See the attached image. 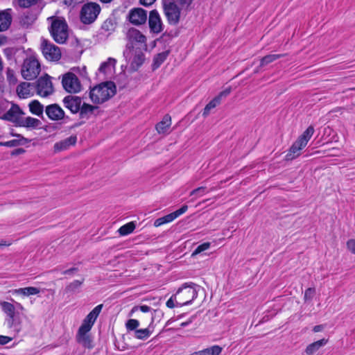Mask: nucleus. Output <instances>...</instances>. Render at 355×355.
Listing matches in <instances>:
<instances>
[{"label": "nucleus", "mask_w": 355, "mask_h": 355, "mask_svg": "<svg viewBox=\"0 0 355 355\" xmlns=\"http://www.w3.org/2000/svg\"><path fill=\"white\" fill-rule=\"evenodd\" d=\"M24 152H25L24 149L17 148L12 153V155H19V154L24 153Z\"/></svg>", "instance_id": "obj_58"}, {"label": "nucleus", "mask_w": 355, "mask_h": 355, "mask_svg": "<svg viewBox=\"0 0 355 355\" xmlns=\"http://www.w3.org/2000/svg\"><path fill=\"white\" fill-rule=\"evenodd\" d=\"M205 187H198L194 190H193L191 193H190V196H193V195H196V194H198V193H203L205 190Z\"/></svg>", "instance_id": "obj_54"}, {"label": "nucleus", "mask_w": 355, "mask_h": 355, "mask_svg": "<svg viewBox=\"0 0 355 355\" xmlns=\"http://www.w3.org/2000/svg\"><path fill=\"white\" fill-rule=\"evenodd\" d=\"M127 60H129V59H126ZM131 60V68L134 70V71H136L137 70V69L142 64L144 60V54L142 53H135L134 55V57L130 59V60Z\"/></svg>", "instance_id": "obj_30"}, {"label": "nucleus", "mask_w": 355, "mask_h": 355, "mask_svg": "<svg viewBox=\"0 0 355 355\" xmlns=\"http://www.w3.org/2000/svg\"><path fill=\"white\" fill-rule=\"evenodd\" d=\"M6 78H7V80L10 84L15 85V84H16V83L17 81V79L15 76V73L14 70L10 69V68H8L6 70Z\"/></svg>", "instance_id": "obj_40"}, {"label": "nucleus", "mask_w": 355, "mask_h": 355, "mask_svg": "<svg viewBox=\"0 0 355 355\" xmlns=\"http://www.w3.org/2000/svg\"><path fill=\"white\" fill-rule=\"evenodd\" d=\"M198 296L196 285L193 283H185L174 294L176 305L184 306L190 304Z\"/></svg>", "instance_id": "obj_6"}, {"label": "nucleus", "mask_w": 355, "mask_h": 355, "mask_svg": "<svg viewBox=\"0 0 355 355\" xmlns=\"http://www.w3.org/2000/svg\"><path fill=\"white\" fill-rule=\"evenodd\" d=\"M37 0H18V3L20 7L28 8L32 5L36 3Z\"/></svg>", "instance_id": "obj_43"}, {"label": "nucleus", "mask_w": 355, "mask_h": 355, "mask_svg": "<svg viewBox=\"0 0 355 355\" xmlns=\"http://www.w3.org/2000/svg\"><path fill=\"white\" fill-rule=\"evenodd\" d=\"M165 221L166 223H171L173 221L175 218H177V214H175V212L171 213L168 215H166L164 216Z\"/></svg>", "instance_id": "obj_49"}, {"label": "nucleus", "mask_w": 355, "mask_h": 355, "mask_svg": "<svg viewBox=\"0 0 355 355\" xmlns=\"http://www.w3.org/2000/svg\"><path fill=\"white\" fill-rule=\"evenodd\" d=\"M98 107L84 103L80 109V115L82 118H88L93 114Z\"/></svg>", "instance_id": "obj_26"}, {"label": "nucleus", "mask_w": 355, "mask_h": 355, "mask_svg": "<svg viewBox=\"0 0 355 355\" xmlns=\"http://www.w3.org/2000/svg\"><path fill=\"white\" fill-rule=\"evenodd\" d=\"M192 1L193 0H176L175 3H178L182 8H187Z\"/></svg>", "instance_id": "obj_47"}, {"label": "nucleus", "mask_w": 355, "mask_h": 355, "mask_svg": "<svg viewBox=\"0 0 355 355\" xmlns=\"http://www.w3.org/2000/svg\"><path fill=\"white\" fill-rule=\"evenodd\" d=\"M12 17L9 10L0 12V32L6 31L10 26Z\"/></svg>", "instance_id": "obj_21"}, {"label": "nucleus", "mask_w": 355, "mask_h": 355, "mask_svg": "<svg viewBox=\"0 0 355 355\" xmlns=\"http://www.w3.org/2000/svg\"><path fill=\"white\" fill-rule=\"evenodd\" d=\"M138 310H140L141 311H142L144 313H147V312L150 311V307L147 305H142L140 306H136L132 308L131 312L134 313L135 311H137Z\"/></svg>", "instance_id": "obj_44"}, {"label": "nucleus", "mask_w": 355, "mask_h": 355, "mask_svg": "<svg viewBox=\"0 0 355 355\" xmlns=\"http://www.w3.org/2000/svg\"><path fill=\"white\" fill-rule=\"evenodd\" d=\"M127 18L131 24L135 26L142 25L147 20V12L143 8H135L129 11Z\"/></svg>", "instance_id": "obj_15"}, {"label": "nucleus", "mask_w": 355, "mask_h": 355, "mask_svg": "<svg viewBox=\"0 0 355 355\" xmlns=\"http://www.w3.org/2000/svg\"><path fill=\"white\" fill-rule=\"evenodd\" d=\"M83 1V0H63V3L68 6L74 7Z\"/></svg>", "instance_id": "obj_48"}, {"label": "nucleus", "mask_w": 355, "mask_h": 355, "mask_svg": "<svg viewBox=\"0 0 355 355\" xmlns=\"http://www.w3.org/2000/svg\"><path fill=\"white\" fill-rule=\"evenodd\" d=\"M11 340H12V338H10V337L6 336H0V344L1 345L7 344Z\"/></svg>", "instance_id": "obj_53"}, {"label": "nucleus", "mask_w": 355, "mask_h": 355, "mask_svg": "<svg viewBox=\"0 0 355 355\" xmlns=\"http://www.w3.org/2000/svg\"><path fill=\"white\" fill-rule=\"evenodd\" d=\"M63 103L64 106L72 113H77L80 111L82 100L78 96H67L64 98Z\"/></svg>", "instance_id": "obj_17"}, {"label": "nucleus", "mask_w": 355, "mask_h": 355, "mask_svg": "<svg viewBox=\"0 0 355 355\" xmlns=\"http://www.w3.org/2000/svg\"><path fill=\"white\" fill-rule=\"evenodd\" d=\"M22 114L23 112L18 105H12L10 108L2 116H1V118L7 121L15 122L17 121L19 116Z\"/></svg>", "instance_id": "obj_20"}, {"label": "nucleus", "mask_w": 355, "mask_h": 355, "mask_svg": "<svg viewBox=\"0 0 355 355\" xmlns=\"http://www.w3.org/2000/svg\"><path fill=\"white\" fill-rule=\"evenodd\" d=\"M0 306L2 311L8 317L7 320L10 328H12L16 333H19L21 329V322L15 318L16 307L10 302L2 301L0 302Z\"/></svg>", "instance_id": "obj_9"}, {"label": "nucleus", "mask_w": 355, "mask_h": 355, "mask_svg": "<svg viewBox=\"0 0 355 355\" xmlns=\"http://www.w3.org/2000/svg\"><path fill=\"white\" fill-rule=\"evenodd\" d=\"M114 28L115 24L112 19L105 20L102 25V29L107 32L113 31Z\"/></svg>", "instance_id": "obj_41"}, {"label": "nucleus", "mask_w": 355, "mask_h": 355, "mask_svg": "<svg viewBox=\"0 0 355 355\" xmlns=\"http://www.w3.org/2000/svg\"><path fill=\"white\" fill-rule=\"evenodd\" d=\"M166 221H165V219L163 217H161V218H159L157 219H156L154 222V226L155 227H159L164 224H166Z\"/></svg>", "instance_id": "obj_52"}, {"label": "nucleus", "mask_w": 355, "mask_h": 355, "mask_svg": "<svg viewBox=\"0 0 355 355\" xmlns=\"http://www.w3.org/2000/svg\"><path fill=\"white\" fill-rule=\"evenodd\" d=\"M101 12V7L97 3L89 2L84 4L81 8L80 17L85 24L93 23Z\"/></svg>", "instance_id": "obj_8"}, {"label": "nucleus", "mask_w": 355, "mask_h": 355, "mask_svg": "<svg viewBox=\"0 0 355 355\" xmlns=\"http://www.w3.org/2000/svg\"><path fill=\"white\" fill-rule=\"evenodd\" d=\"M165 16L170 24L175 25L180 21V10L175 2L165 1L163 4Z\"/></svg>", "instance_id": "obj_12"}, {"label": "nucleus", "mask_w": 355, "mask_h": 355, "mask_svg": "<svg viewBox=\"0 0 355 355\" xmlns=\"http://www.w3.org/2000/svg\"><path fill=\"white\" fill-rule=\"evenodd\" d=\"M45 112L47 116L52 121H59L64 117V110L57 104L46 106Z\"/></svg>", "instance_id": "obj_16"}, {"label": "nucleus", "mask_w": 355, "mask_h": 355, "mask_svg": "<svg viewBox=\"0 0 355 355\" xmlns=\"http://www.w3.org/2000/svg\"><path fill=\"white\" fill-rule=\"evenodd\" d=\"M347 248L352 254H355V239H349L347 242Z\"/></svg>", "instance_id": "obj_45"}, {"label": "nucleus", "mask_w": 355, "mask_h": 355, "mask_svg": "<svg viewBox=\"0 0 355 355\" xmlns=\"http://www.w3.org/2000/svg\"><path fill=\"white\" fill-rule=\"evenodd\" d=\"M18 139H12L6 142H0V146L7 147H15L20 145H24L27 143L28 140L20 136L17 135Z\"/></svg>", "instance_id": "obj_28"}, {"label": "nucleus", "mask_w": 355, "mask_h": 355, "mask_svg": "<svg viewBox=\"0 0 355 355\" xmlns=\"http://www.w3.org/2000/svg\"><path fill=\"white\" fill-rule=\"evenodd\" d=\"M315 290L314 288H309L304 292V300L305 302L310 301L315 295Z\"/></svg>", "instance_id": "obj_42"}, {"label": "nucleus", "mask_w": 355, "mask_h": 355, "mask_svg": "<svg viewBox=\"0 0 355 355\" xmlns=\"http://www.w3.org/2000/svg\"><path fill=\"white\" fill-rule=\"evenodd\" d=\"M323 329H324L323 325H316V326H315V327H313V331L314 332H319V331H322V330H323Z\"/></svg>", "instance_id": "obj_57"}, {"label": "nucleus", "mask_w": 355, "mask_h": 355, "mask_svg": "<svg viewBox=\"0 0 355 355\" xmlns=\"http://www.w3.org/2000/svg\"><path fill=\"white\" fill-rule=\"evenodd\" d=\"M41 49L44 58L49 61L57 62L61 58L60 49L46 40H42Z\"/></svg>", "instance_id": "obj_11"}, {"label": "nucleus", "mask_w": 355, "mask_h": 355, "mask_svg": "<svg viewBox=\"0 0 355 355\" xmlns=\"http://www.w3.org/2000/svg\"><path fill=\"white\" fill-rule=\"evenodd\" d=\"M156 0H140V3L145 6H149L152 5Z\"/></svg>", "instance_id": "obj_55"}, {"label": "nucleus", "mask_w": 355, "mask_h": 355, "mask_svg": "<svg viewBox=\"0 0 355 355\" xmlns=\"http://www.w3.org/2000/svg\"><path fill=\"white\" fill-rule=\"evenodd\" d=\"M15 307H16V309H18L20 311H23L24 309V306L20 303H18V302H16Z\"/></svg>", "instance_id": "obj_60"}, {"label": "nucleus", "mask_w": 355, "mask_h": 355, "mask_svg": "<svg viewBox=\"0 0 355 355\" xmlns=\"http://www.w3.org/2000/svg\"><path fill=\"white\" fill-rule=\"evenodd\" d=\"M210 245H211V244L209 242L203 243L202 244L198 245L196 248V250L192 252L191 256L194 257V256L202 252L203 251L208 250L210 248Z\"/></svg>", "instance_id": "obj_38"}, {"label": "nucleus", "mask_w": 355, "mask_h": 355, "mask_svg": "<svg viewBox=\"0 0 355 355\" xmlns=\"http://www.w3.org/2000/svg\"><path fill=\"white\" fill-rule=\"evenodd\" d=\"M39 293L40 290L37 288L32 286L15 289L13 291V293L15 294L23 295L25 296L37 295Z\"/></svg>", "instance_id": "obj_27"}, {"label": "nucleus", "mask_w": 355, "mask_h": 355, "mask_svg": "<svg viewBox=\"0 0 355 355\" xmlns=\"http://www.w3.org/2000/svg\"><path fill=\"white\" fill-rule=\"evenodd\" d=\"M148 26L150 33L159 34L164 30V24L159 12L153 10L149 12Z\"/></svg>", "instance_id": "obj_14"}, {"label": "nucleus", "mask_w": 355, "mask_h": 355, "mask_svg": "<svg viewBox=\"0 0 355 355\" xmlns=\"http://www.w3.org/2000/svg\"><path fill=\"white\" fill-rule=\"evenodd\" d=\"M102 309L103 304H99L94 307L84 318L78 330L76 336V341L85 348L92 349L93 347L92 339L89 331L101 312Z\"/></svg>", "instance_id": "obj_1"}, {"label": "nucleus", "mask_w": 355, "mask_h": 355, "mask_svg": "<svg viewBox=\"0 0 355 355\" xmlns=\"http://www.w3.org/2000/svg\"><path fill=\"white\" fill-rule=\"evenodd\" d=\"M115 93L114 84L112 82H106L92 88L89 96L92 103L101 104L112 97Z\"/></svg>", "instance_id": "obj_3"}, {"label": "nucleus", "mask_w": 355, "mask_h": 355, "mask_svg": "<svg viewBox=\"0 0 355 355\" xmlns=\"http://www.w3.org/2000/svg\"><path fill=\"white\" fill-rule=\"evenodd\" d=\"M40 124V121L37 119L28 116L20 121V125L26 128H37Z\"/></svg>", "instance_id": "obj_31"}, {"label": "nucleus", "mask_w": 355, "mask_h": 355, "mask_svg": "<svg viewBox=\"0 0 355 355\" xmlns=\"http://www.w3.org/2000/svg\"><path fill=\"white\" fill-rule=\"evenodd\" d=\"M220 103L218 101V98H214V99H212L206 106L204 108V110H203V112H202V115L203 116L206 117L207 116L209 113H210V111L215 108L218 105H219Z\"/></svg>", "instance_id": "obj_37"}, {"label": "nucleus", "mask_w": 355, "mask_h": 355, "mask_svg": "<svg viewBox=\"0 0 355 355\" xmlns=\"http://www.w3.org/2000/svg\"><path fill=\"white\" fill-rule=\"evenodd\" d=\"M36 91L42 97H47L53 93V86L49 76L45 75L37 80Z\"/></svg>", "instance_id": "obj_13"}, {"label": "nucleus", "mask_w": 355, "mask_h": 355, "mask_svg": "<svg viewBox=\"0 0 355 355\" xmlns=\"http://www.w3.org/2000/svg\"><path fill=\"white\" fill-rule=\"evenodd\" d=\"M128 44L123 52L125 59H130L133 55L134 45L139 44L146 47V37L139 30L131 28L126 33Z\"/></svg>", "instance_id": "obj_5"}, {"label": "nucleus", "mask_w": 355, "mask_h": 355, "mask_svg": "<svg viewBox=\"0 0 355 355\" xmlns=\"http://www.w3.org/2000/svg\"><path fill=\"white\" fill-rule=\"evenodd\" d=\"M77 137L76 136H70L62 141L56 142L54 144L53 149L55 153H59L67 150L70 146L76 144Z\"/></svg>", "instance_id": "obj_19"}, {"label": "nucleus", "mask_w": 355, "mask_h": 355, "mask_svg": "<svg viewBox=\"0 0 355 355\" xmlns=\"http://www.w3.org/2000/svg\"><path fill=\"white\" fill-rule=\"evenodd\" d=\"M283 56H284V55H282V54H270V55H266L261 58L260 66L263 67L264 65H266L269 63H271V62L275 61L276 60H277L280 58H282Z\"/></svg>", "instance_id": "obj_34"}, {"label": "nucleus", "mask_w": 355, "mask_h": 355, "mask_svg": "<svg viewBox=\"0 0 355 355\" xmlns=\"http://www.w3.org/2000/svg\"><path fill=\"white\" fill-rule=\"evenodd\" d=\"M11 245V242H8V241H0V247L1 246H9Z\"/></svg>", "instance_id": "obj_59"}, {"label": "nucleus", "mask_w": 355, "mask_h": 355, "mask_svg": "<svg viewBox=\"0 0 355 355\" xmlns=\"http://www.w3.org/2000/svg\"><path fill=\"white\" fill-rule=\"evenodd\" d=\"M139 326V322L136 319H130L125 323L128 331H135Z\"/></svg>", "instance_id": "obj_39"}, {"label": "nucleus", "mask_w": 355, "mask_h": 355, "mask_svg": "<svg viewBox=\"0 0 355 355\" xmlns=\"http://www.w3.org/2000/svg\"><path fill=\"white\" fill-rule=\"evenodd\" d=\"M327 343V340L323 338L313 343L309 344L306 349L305 352L307 355H313L320 348L324 346Z\"/></svg>", "instance_id": "obj_24"}, {"label": "nucleus", "mask_w": 355, "mask_h": 355, "mask_svg": "<svg viewBox=\"0 0 355 355\" xmlns=\"http://www.w3.org/2000/svg\"><path fill=\"white\" fill-rule=\"evenodd\" d=\"M62 84L64 90L71 94L78 93L82 89L80 80L71 72L66 73L62 76Z\"/></svg>", "instance_id": "obj_10"}, {"label": "nucleus", "mask_w": 355, "mask_h": 355, "mask_svg": "<svg viewBox=\"0 0 355 355\" xmlns=\"http://www.w3.org/2000/svg\"><path fill=\"white\" fill-rule=\"evenodd\" d=\"M171 125V118L169 115H165L162 120L156 125V130L159 134L166 132Z\"/></svg>", "instance_id": "obj_23"}, {"label": "nucleus", "mask_w": 355, "mask_h": 355, "mask_svg": "<svg viewBox=\"0 0 355 355\" xmlns=\"http://www.w3.org/2000/svg\"><path fill=\"white\" fill-rule=\"evenodd\" d=\"M84 279L81 280H74L66 286V291L68 293L76 292L83 284Z\"/></svg>", "instance_id": "obj_35"}, {"label": "nucleus", "mask_w": 355, "mask_h": 355, "mask_svg": "<svg viewBox=\"0 0 355 355\" xmlns=\"http://www.w3.org/2000/svg\"><path fill=\"white\" fill-rule=\"evenodd\" d=\"M77 271V268H71L69 270H66L62 272V274L64 275H72L73 272H76Z\"/></svg>", "instance_id": "obj_56"}, {"label": "nucleus", "mask_w": 355, "mask_h": 355, "mask_svg": "<svg viewBox=\"0 0 355 355\" xmlns=\"http://www.w3.org/2000/svg\"><path fill=\"white\" fill-rule=\"evenodd\" d=\"M187 324V322H182V323L181 324V326H182V327H184V326H186Z\"/></svg>", "instance_id": "obj_62"}, {"label": "nucleus", "mask_w": 355, "mask_h": 355, "mask_svg": "<svg viewBox=\"0 0 355 355\" xmlns=\"http://www.w3.org/2000/svg\"><path fill=\"white\" fill-rule=\"evenodd\" d=\"M50 24L49 32L53 40L59 43H64L69 36L68 26L63 17L52 16L47 18Z\"/></svg>", "instance_id": "obj_2"}, {"label": "nucleus", "mask_w": 355, "mask_h": 355, "mask_svg": "<svg viewBox=\"0 0 355 355\" xmlns=\"http://www.w3.org/2000/svg\"><path fill=\"white\" fill-rule=\"evenodd\" d=\"M31 83L24 82L21 83L17 88V94L20 98H26L31 95Z\"/></svg>", "instance_id": "obj_25"}, {"label": "nucleus", "mask_w": 355, "mask_h": 355, "mask_svg": "<svg viewBox=\"0 0 355 355\" xmlns=\"http://www.w3.org/2000/svg\"><path fill=\"white\" fill-rule=\"evenodd\" d=\"M154 322V318L152 315L151 316V321L149 324V326L147 328L145 329H137L135 331V337L140 339V340H145L148 338L152 334V325Z\"/></svg>", "instance_id": "obj_22"}, {"label": "nucleus", "mask_w": 355, "mask_h": 355, "mask_svg": "<svg viewBox=\"0 0 355 355\" xmlns=\"http://www.w3.org/2000/svg\"><path fill=\"white\" fill-rule=\"evenodd\" d=\"M222 347L218 345H214L200 350L202 355H220L222 352Z\"/></svg>", "instance_id": "obj_33"}, {"label": "nucleus", "mask_w": 355, "mask_h": 355, "mask_svg": "<svg viewBox=\"0 0 355 355\" xmlns=\"http://www.w3.org/2000/svg\"><path fill=\"white\" fill-rule=\"evenodd\" d=\"M116 63V60L114 58H109L101 64L98 71L107 77L111 76L114 73Z\"/></svg>", "instance_id": "obj_18"}, {"label": "nucleus", "mask_w": 355, "mask_h": 355, "mask_svg": "<svg viewBox=\"0 0 355 355\" xmlns=\"http://www.w3.org/2000/svg\"><path fill=\"white\" fill-rule=\"evenodd\" d=\"M29 109L32 114H35L37 116H41L43 114L44 107L43 105L37 100H34L29 103Z\"/></svg>", "instance_id": "obj_29"}, {"label": "nucleus", "mask_w": 355, "mask_h": 355, "mask_svg": "<svg viewBox=\"0 0 355 355\" xmlns=\"http://www.w3.org/2000/svg\"><path fill=\"white\" fill-rule=\"evenodd\" d=\"M168 53L167 51H164L160 53H158L153 60V67L154 69L158 68L166 59Z\"/></svg>", "instance_id": "obj_36"}, {"label": "nucleus", "mask_w": 355, "mask_h": 355, "mask_svg": "<svg viewBox=\"0 0 355 355\" xmlns=\"http://www.w3.org/2000/svg\"><path fill=\"white\" fill-rule=\"evenodd\" d=\"M230 92L231 88H227L223 92H220V94L217 96H216V98H218V101L220 103L221 99L227 96L230 94Z\"/></svg>", "instance_id": "obj_46"}, {"label": "nucleus", "mask_w": 355, "mask_h": 355, "mask_svg": "<svg viewBox=\"0 0 355 355\" xmlns=\"http://www.w3.org/2000/svg\"><path fill=\"white\" fill-rule=\"evenodd\" d=\"M188 209V206L187 205H183L181 208H180L179 209L176 210L175 212V214H177V217L180 216V215L183 214L184 213H185Z\"/></svg>", "instance_id": "obj_51"}, {"label": "nucleus", "mask_w": 355, "mask_h": 355, "mask_svg": "<svg viewBox=\"0 0 355 355\" xmlns=\"http://www.w3.org/2000/svg\"><path fill=\"white\" fill-rule=\"evenodd\" d=\"M41 71L40 64L33 56L26 58L22 64L21 73L22 77L28 80H34Z\"/></svg>", "instance_id": "obj_7"}, {"label": "nucleus", "mask_w": 355, "mask_h": 355, "mask_svg": "<svg viewBox=\"0 0 355 355\" xmlns=\"http://www.w3.org/2000/svg\"><path fill=\"white\" fill-rule=\"evenodd\" d=\"M175 302H176V298L174 297V295H173L169 300L166 302V306L173 309L175 307Z\"/></svg>", "instance_id": "obj_50"}, {"label": "nucleus", "mask_w": 355, "mask_h": 355, "mask_svg": "<svg viewBox=\"0 0 355 355\" xmlns=\"http://www.w3.org/2000/svg\"><path fill=\"white\" fill-rule=\"evenodd\" d=\"M135 227V223L134 222H130L121 226L119 229L118 232L121 236H125L131 234L134 231Z\"/></svg>", "instance_id": "obj_32"}, {"label": "nucleus", "mask_w": 355, "mask_h": 355, "mask_svg": "<svg viewBox=\"0 0 355 355\" xmlns=\"http://www.w3.org/2000/svg\"><path fill=\"white\" fill-rule=\"evenodd\" d=\"M100 1L103 3H108V2H110L112 0H100Z\"/></svg>", "instance_id": "obj_61"}, {"label": "nucleus", "mask_w": 355, "mask_h": 355, "mask_svg": "<svg viewBox=\"0 0 355 355\" xmlns=\"http://www.w3.org/2000/svg\"><path fill=\"white\" fill-rule=\"evenodd\" d=\"M313 133V127L311 125L309 126L303 134L293 144L286 155V160L291 161L300 156L301 150L307 145Z\"/></svg>", "instance_id": "obj_4"}]
</instances>
